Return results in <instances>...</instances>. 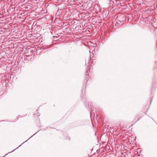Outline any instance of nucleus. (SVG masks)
Returning a JSON list of instances; mask_svg holds the SVG:
<instances>
[{"label":"nucleus","mask_w":157,"mask_h":157,"mask_svg":"<svg viewBox=\"0 0 157 157\" xmlns=\"http://www.w3.org/2000/svg\"><path fill=\"white\" fill-rule=\"evenodd\" d=\"M94 56V55L93 54H92V55H90V59H92L93 58Z\"/></svg>","instance_id":"3"},{"label":"nucleus","mask_w":157,"mask_h":157,"mask_svg":"<svg viewBox=\"0 0 157 157\" xmlns=\"http://www.w3.org/2000/svg\"><path fill=\"white\" fill-rule=\"evenodd\" d=\"M47 47V46L45 45H44L42 46V47L41 48L43 49H45Z\"/></svg>","instance_id":"2"},{"label":"nucleus","mask_w":157,"mask_h":157,"mask_svg":"<svg viewBox=\"0 0 157 157\" xmlns=\"http://www.w3.org/2000/svg\"><path fill=\"white\" fill-rule=\"evenodd\" d=\"M124 18V19L122 20H119L118 21H117V24H121V22H123L124 21H125Z\"/></svg>","instance_id":"1"}]
</instances>
